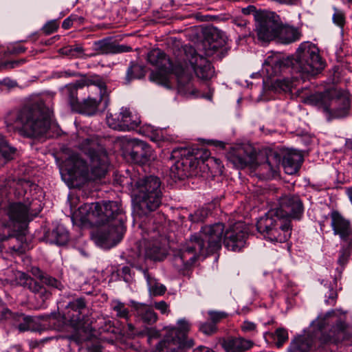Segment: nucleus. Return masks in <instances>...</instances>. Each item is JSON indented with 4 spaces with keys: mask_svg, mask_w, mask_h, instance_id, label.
I'll return each mask as SVG.
<instances>
[{
    "mask_svg": "<svg viewBox=\"0 0 352 352\" xmlns=\"http://www.w3.org/2000/svg\"><path fill=\"white\" fill-rule=\"evenodd\" d=\"M82 218L94 219L98 225H105L96 234V243L103 247H112L122 239L126 231V217L122 205L118 201H107L102 203L85 204L79 208Z\"/></svg>",
    "mask_w": 352,
    "mask_h": 352,
    "instance_id": "obj_1",
    "label": "nucleus"
},
{
    "mask_svg": "<svg viewBox=\"0 0 352 352\" xmlns=\"http://www.w3.org/2000/svg\"><path fill=\"white\" fill-rule=\"evenodd\" d=\"M79 148L89 157L90 170L78 153H72L63 162L60 168L62 177L67 176V179L72 183L78 179L96 180L104 177L108 170L109 160L106 150L98 138L91 137L83 140Z\"/></svg>",
    "mask_w": 352,
    "mask_h": 352,
    "instance_id": "obj_2",
    "label": "nucleus"
},
{
    "mask_svg": "<svg viewBox=\"0 0 352 352\" xmlns=\"http://www.w3.org/2000/svg\"><path fill=\"white\" fill-rule=\"evenodd\" d=\"M224 233V225L221 223L202 227L199 233L191 235L186 243L175 253L173 258L175 268L185 274L200 256H206L217 252L221 248Z\"/></svg>",
    "mask_w": 352,
    "mask_h": 352,
    "instance_id": "obj_3",
    "label": "nucleus"
},
{
    "mask_svg": "<svg viewBox=\"0 0 352 352\" xmlns=\"http://www.w3.org/2000/svg\"><path fill=\"white\" fill-rule=\"evenodd\" d=\"M289 67L296 73L315 76L324 68L325 63L314 44L304 42L299 45L294 56L285 58L279 54L268 56L263 64V72H265L268 77H272Z\"/></svg>",
    "mask_w": 352,
    "mask_h": 352,
    "instance_id": "obj_4",
    "label": "nucleus"
},
{
    "mask_svg": "<svg viewBox=\"0 0 352 352\" xmlns=\"http://www.w3.org/2000/svg\"><path fill=\"white\" fill-rule=\"evenodd\" d=\"M52 115V111L45 105L43 100L36 97L19 111L15 122L24 136L39 138L50 129Z\"/></svg>",
    "mask_w": 352,
    "mask_h": 352,
    "instance_id": "obj_5",
    "label": "nucleus"
},
{
    "mask_svg": "<svg viewBox=\"0 0 352 352\" xmlns=\"http://www.w3.org/2000/svg\"><path fill=\"white\" fill-rule=\"evenodd\" d=\"M147 61L160 70V72L151 73V80L160 84L166 85V79L161 72L173 74L177 78V89L180 94L198 96V91L193 87L191 83L192 74L186 65L173 64L166 54L160 49L151 50L147 54Z\"/></svg>",
    "mask_w": 352,
    "mask_h": 352,
    "instance_id": "obj_6",
    "label": "nucleus"
},
{
    "mask_svg": "<svg viewBox=\"0 0 352 352\" xmlns=\"http://www.w3.org/2000/svg\"><path fill=\"white\" fill-rule=\"evenodd\" d=\"M172 158L176 160L170 168V175L174 179L182 180L185 177L196 175L200 162L208 161L209 164L216 165L221 172L223 166L220 159L210 157L208 150L199 148H177L172 151Z\"/></svg>",
    "mask_w": 352,
    "mask_h": 352,
    "instance_id": "obj_7",
    "label": "nucleus"
},
{
    "mask_svg": "<svg viewBox=\"0 0 352 352\" xmlns=\"http://www.w3.org/2000/svg\"><path fill=\"white\" fill-rule=\"evenodd\" d=\"M135 208L139 216H147L162 204V181L153 175H144L131 182Z\"/></svg>",
    "mask_w": 352,
    "mask_h": 352,
    "instance_id": "obj_8",
    "label": "nucleus"
},
{
    "mask_svg": "<svg viewBox=\"0 0 352 352\" xmlns=\"http://www.w3.org/2000/svg\"><path fill=\"white\" fill-rule=\"evenodd\" d=\"M335 311H328L324 316H318L311 324L312 337L322 342H333L336 344L344 342L346 345H352V327L348 326L346 322L336 318L329 332L327 333L330 318L334 317Z\"/></svg>",
    "mask_w": 352,
    "mask_h": 352,
    "instance_id": "obj_9",
    "label": "nucleus"
},
{
    "mask_svg": "<svg viewBox=\"0 0 352 352\" xmlns=\"http://www.w3.org/2000/svg\"><path fill=\"white\" fill-rule=\"evenodd\" d=\"M309 103L322 107L329 121L340 119L349 114L351 99L349 94L340 89H331L316 93L307 98Z\"/></svg>",
    "mask_w": 352,
    "mask_h": 352,
    "instance_id": "obj_10",
    "label": "nucleus"
},
{
    "mask_svg": "<svg viewBox=\"0 0 352 352\" xmlns=\"http://www.w3.org/2000/svg\"><path fill=\"white\" fill-rule=\"evenodd\" d=\"M256 229L265 239L279 243L286 241L292 234L291 221L281 218L273 208L258 220Z\"/></svg>",
    "mask_w": 352,
    "mask_h": 352,
    "instance_id": "obj_11",
    "label": "nucleus"
},
{
    "mask_svg": "<svg viewBox=\"0 0 352 352\" xmlns=\"http://www.w3.org/2000/svg\"><path fill=\"white\" fill-rule=\"evenodd\" d=\"M280 24L281 19L274 12L264 10L263 12L257 14L255 30L258 38L264 42L275 39Z\"/></svg>",
    "mask_w": 352,
    "mask_h": 352,
    "instance_id": "obj_12",
    "label": "nucleus"
},
{
    "mask_svg": "<svg viewBox=\"0 0 352 352\" xmlns=\"http://www.w3.org/2000/svg\"><path fill=\"white\" fill-rule=\"evenodd\" d=\"M32 201H30L28 197H27L25 203H10L6 210L9 221L4 226L12 227L14 231H21L23 226L31 220L30 212L32 210Z\"/></svg>",
    "mask_w": 352,
    "mask_h": 352,
    "instance_id": "obj_13",
    "label": "nucleus"
},
{
    "mask_svg": "<svg viewBox=\"0 0 352 352\" xmlns=\"http://www.w3.org/2000/svg\"><path fill=\"white\" fill-rule=\"evenodd\" d=\"M5 275L6 277L4 280L7 283H17L27 287L33 293L38 294L43 301L50 296V293L43 286L25 272L7 269Z\"/></svg>",
    "mask_w": 352,
    "mask_h": 352,
    "instance_id": "obj_14",
    "label": "nucleus"
},
{
    "mask_svg": "<svg viewBox=\"0 0 352 352\" xmlns=\"http://www.w3.org/2000/svg\"><path fill=\"white\" fill-rule=\"evenodd\" d=\"M273 209L278 211V214L285 219H294L299 220L304 212L302 202L296 195H285L278 199V206Z\"/></svg>",
    "mask_w": 352,
    "mask_h": 352,
    "instance_id": "obj_15",
    "label": "nucleus"
},
{
    "mask_svg": "<svg viewBox=\"0 0 352 352\" xmlns=\"http://www.w3.org/2000/svg\"><path fill=\"white\" fill-rule=\"evenodd\" d=\"M247 238L245 225L238 222L225 231L223 242L228 250L240 252L245 247Z\"/></svg>",
    "mask_w": 352,
    "mask_h": 352,
    "instance_id": "obj_16",
    "label": "nucleus"
},
{
    "mask_svg": "<svg viewBox=\"0 0 352 352\" xmlns=\"http://www.w3.org/2000/svg\"><path fill=\"white\" fill-rule=\"evenodd\" d=\"M153 151L145 142L133 138L127 140L125 155L138 164H144L150 161Z\"/></svg>",
    "mask_w": 352,
    "mask_h": 352,
    "instance_id": "obj_17",
    "label": "nucleus"
},
{
    "mask_svg": "<svg viewBox=\"0 0 352 352\" xmlns=\"http://www.w3.org/2000/svg\"><path fill=\"white\" fill-rule=\"evenodd\" d=\"M168 331L165 336H170L173 341L177 342L180 346L190 349L195 345V340L188 337L191 329V323L185 318L177 321L176 326L167 327Z\"/></svg>",
    "mask_w": 352,
    "mask_h": 352,
    "instance_id": "obj_18",
    "label": "nucleus"
},
{
    "mask_svg": "<svg viewBox=\"0 0 352 352\" xmlns=\"http://www.w3.org/2000/svg\"><path fill=\"white\" fill-rule=\"evenodd\" d=\"M1 319L8 321L19 332L36 331L38 330L36 320L23 314L13 313L8 309H4L1 314Z\"/></svg>",
    "mask_w": 352,
    "mask_h": 352,
    "instance_id": "obj_19",
    "label": "nucleus"
},
{
    "mask_svg": "<svg viewBox=\"0 0 352 352\" xmlns=\"http://www.w3.org/2000/svg\"><path fill=\"white\" fill-rule=\"evenodd\" d=\"M105 87L104 83L100 84L98 86L100 96L98 98L88 97L82 102H80L74 111L89 116H94L99 111H103L108 106L107 100L102 96L105 92Z\"/></svg>",
    "mask_w": 352,
    "mask_h": 352,
    "instance_id": "obj_20",
    "label": "nucleus"
},
{
    "mask_svg": "<svg viewBox=\"0 0 352 352\" xmlns=\"http://www.w3.org/2000/svg\"><path fill=\"white\" fill-rule=\"evenodd\" d=\"M86 306L87 302L85 298H76L67 305V311L65 314V319L74 328L80 329L84 327L85 316L82 313L86 309Z\"/></svg>",
    "mask_w": 352,
    "mask_h": 352,
    "instance_id": "obj_21",
    "label": "nucleus"
},
{
    "mask_svg": "<svg viewBox=\"0 0 352 352\" xmlns=\"http://www.w3.org/2000/svg\"><path fill=\"white\" fill-rule=\"evenodd\" d=\"M331 226L335 235H338L343 241L349 243L352 248V228L350 221L342 216L338 211L331 213Z\"/></svg>",
    "mask_w": 352,
    "mask_h": 352,
    "instance_id": "obj_22",
    "label": "nucleus"
},
{
    "mask_svg": "<svg viewBox=\"0 0 352 352\" xmlns=\"http://www.w3.org/2000/svg\"><path fill=\"white\" fill-rule=\"evenodd\" d=\"M228 160L237 168L243 169L254 164L256 156L250 147L238 146L232 148L227 155Z\"/></svg>",
    "mask_w": 352,
    "mask_h": 352,
    "instance_id": "obj_23",
    "label": "nucleus"
},
{
    "mask_svg": "<svg viewBox=\"0 0 352 352\" xmlns=\"http://www.w3.org/2000/svg\"><path fill=\"white\" fill-rule=\"evenodd\" d=\"M189 63L198 78L208 80L214 76V67L211 63L203 56L195 54L192 56Z\"/></svg>",
    "mask_w": 352,
    "mask_h": 352,
    "instance_id": "obj_24",
    "label": "nucleus"
},
{
    "mask_svg": "<svg viewBox=\"0 0 352 352\" xmlns=\"http://www.w3.org/2000/svg\"><path fill=\"white\" fill-rule=\"evenodd\" d=\"M93 49L98 54H119L132 50L130 46L120 45L111 38L95 41L93 44Z\"/></svg>",
    "mask_w": 352,
    "mask_h": 352,
    "instance_id": "obj_25",
    "label": "nucleus"
},
{
    "mask_svg": "<svg viewBox=\"0 0 352 352\" xmlns=\"http://www.w3.org/2000/svg\"><path fill=\"white\" fill-rule=\"evenodd\" d=\"M207 34L208 36L203 43L204 49L206 56H212L224 46V41L218 37L219 34L217 29L208 30Z\"/></svg>",
    "mask_w": 352,
    "mask_h": 352,
    "instance_id": "obj_26",
    "label": "nucleus"
},
{
    "mask_svg": "<svg viewBox=\"0 0 352 352\" xmlns=\"http://www.w3.org/2000/svg\"><path fill=\"white\" fill-rule=\"evenodd\" d=\"M137 319L148 325L153 324L157 320V315L154 310L146 305L131 302Z\"/></svg>",
    "mask_w": 352,
    "mask_h": 352,
    "instance_id": "obj_27",
    "label": "nucleus"
},
{
    "mask_svg": "<svg viewBox=\"0 0 352 352\" xmlns=\"http://www.w3.org/2000/svg\"><path fill=\"white\" fill-rule=\"evenodd\" d=\"M302 162V155L296 151L286 152L282 160V165L285 172L288 175L297 173Z\"/></svg>",
    "mask_w": 352,
    "mask_h": 352,
    "instance_id": "obj_28",
    "label": "nucleus"
},
{
    "mask_svg": "<svg viewBox=\"0 0 352 352\" xmlns=\"http://www.w3.org/2000/svg\"><path fill=\"white\" fill-rule=\"evenodd\" d=\"M254 345L252 341L241 337L229 338L223 340L222 346L226 352H245Z\"/></svg>",
    "mask_w": 352,
    "mask_h": 352,
    "instance_id": "obj_29",
    "label": "nucleus"
},
{
    "mask_svg": "<svg viewBox=\"0 0 352 352\" xmlns=\"http://www.w3.org/2000/svg\"><path fill=\"white\" fill-rule=\"evenodd\" d=\"M300 33L297 28L284 25L281 21L280 27L278 30L276 38L280 43L289 44L300 39Z\"/></svg>",
    "mask_w": 352,
    "mask_h": 352,
    "instance_id": "obj_30",
    "label": "nucleus"
},
{
    "mask_svg": "<svg viewBox=\"0 0 352 352\" xmlns=\"http://www.w3.org/2000/svg\"><path fill=\"white\" fill-rule=\"evenodd\" d=\"M166 256V251L158 241H147L145 243V256L147 258L162 261Z\"/></svg>",
    "mask_w": 352,
    "mask_h": 352,
    "instance_id": "obj_31",
    "label": "nucleus"
},
{
    "mask_svg": "<svg viewBox=\"0 0 352 352\" xmlns=\"http://www.w3.org/2000/svg\"><path fill=\"white\" fill-rule=\"evenodd\" d=\"M123 114L122 131L134 130L140 125L141 120L138 113L124 108Z\"/></svg>",
    "mask_w": 352,
    "mask_h": 352,
    "instance_id": "obj_32",
    "label": "nucleus"
},
{
    "mask_svg": "<svg viewBox=\"0 0 352 352\" xmlns=\"http://www.w3.org/2000/svg\"><path fill=\"white\" fill-rule=\"evenodd\" d=\"M80 84H69L61 89L62 95L67 100L72 111H75L80 103L78 98V89Z\"/></svg>",
    "mask_w": 352,
    "mask_h": 352,
    "instance_id": "obj_33",
    "label": "nucleus"
},
{
    "mask_svg": "<svg viewBox=\"0 0 352 352\" xmlns=\"http://www.w3.org/2000/svg\"><path fill=\"white\" fill-rule=\"evenodd\" d=\"M69 240V233L65 228L61 225L57 226L49 234L48 241L50 243L63 245Z\"/></svg>",
    "mask_w": 352,
    "mask_h": 352,
    "instance_id": "obj_34",
    "label": "nucleus"
},
{
    "mask_svg": "<svg viewBox=\"0 0 352 352\" xmlns=\"http://www.w3.org/2000/svg\"><path fill=\"white\" fill-rule=\"evenodd\" d=\"M184 349L185 348L173 341L170 336H164L156 345V352H184Z\"/></svg>",
    "mask_w": 352,
    "mask_h": 352,
    "instance_id": "obj_35",
    "label": "nucleus"
},
{
    "mask_svg": "<svg viewBox=\"0 0 352 352\" xmlns=\"http://www.w3.org/2000/svg\"><path fill=\"white\" fill-rule=\"evenodd\" d=\"M145 73L144 66L134 62H131L126 70L125 83L129 84L133 80L143 78L145 76Z\"/></svg>",
    "mask_w": 352,
    "mask_h": 352,
    "instance_id": "obj_36",
    "label": "nucleus"
},
{
    "mask_svg": "<svg viewBox=\"0 0 352 352\" xmlns=\"http://www.w3.org/2000/svg\"><path fill=\"white\" fill-rule=\"evenodd\" d=\"M281 162V156L276 151H270L267 155L266 162L262 165L263 168L268 170L272 175L278 172Z\"/></svg>",
    "mask_w": 352,
    "mask_h": 352,
    "instance_id": "obj_37",
    "label": "nucleus"
},
{
    "mask_svg": "<svg viewBox=\"0 0 352 352\" xmlns=\"http://www.w3.org/2000/svg\"><path fill=\"white\" fill-rule=\"evenodd\" d=\"M142 272L147 281L150 292L155 296L164 294L166 292L165 286L161 283H157L155 280L150 276L147 270H143Z\"/></svg>",
    "mask_w": 352,
    "mask_h": 352,
    "instance_id": "obj_38",
    "label": "nucleus"
},
{
    "mask_svg": "<svg viewBox=\"0 0 352 352\" xmlns=\"http://www.w3.org/2000/svg\"><path fill=\"white\" fill-rule=\"evenodd\" d=\"M311 344L305 338L300 337L292 341L288 348V352H309Z\"/></svg>",
    "mask_w": 352,
    "mask_h": 352,
    "instance_id": "obj_39",
    "label": "nucleus"
},
{
    "mask_svg": "<svg viewBox=\"0 0 352 352\" xmlns=\"http://www.w3.org/2000/svg\"><path fill=\"white\" fill-rule=\"evenodd\" d=\"M111 308L116 313V317L129 320L131 314L125 304L119 300H113L111 302Z\"/></svg>",
    "mask_w": 352,
    "mask_h": 352,
    "instance_id": "obj_40",
    "label": "nucleus"
},
{
    "mask_svg": "<svg viewBox=\"0 0 352 352\" xmlns=\"http://www.w3.org/2000/svg\"><path fill=\"white\" fill-rule=\"evenodd\" d=\"M124 108L122 107L118 113H109L107 116L106 120L107 125L114 129L122 131V118Z\"/></svg>",
    "mask_w": 352,
    "mask_h": 352,
    "instance_id": "obj_41",
    "label": "nucleus"
},
{
    "mask_svg": "<svg viewBox=\"0 0 352 352\" xmlns=\"http://www.w3.org/2000/svg\"><path fill=\"white\" fill-rule=\"evenodd\" d=\"M61 50L63 54L73 58H81L84 55V49L79 45H69Z\"/></svg>",
    "mask_w": 352,
    "mask_h": 352,
    "instance_id": "obj_42",
    "label": "nucleus"
},
{
    "mask_svg": "<svg viewBox=\"0 0 352 352\" xmlns=\"http://www.w3.org/2000/svg\"><path fill=\"white\" fill-rule=\"evenodd\" d=\"M272 338L275 341L276 346L278 348H280L288 340L287 331L284 328H278L272 333Z\"/></svg>",
    "mask_w": 352,
    "mask_h": 352,
    "instance_id": "obj_43",
    "label": "nucleus"
},
{
    "mask_svg": "<svg viewBox=\"0 0 352 352\" xmlns=\"http://www.w3.org/2000/svg\"><path fill=\"white\" fill-rule=\"evenodd\" d=\"M210 213V210L205 208L196 210L193 213L189 214V219L193 223L203 222Z\"/></svg>",
    "mask_w": 352,
    "mask_h": 352,
    "instance_id": "obj_44",
    "label": "nucleus"
},
{
    "mask_svg": "<svg viewBox=\"0 0 352 352\" xmlns=\"http://www.w3.org/2000/svg\"><path fill=\"white\" fill-rule=\"evenodd\" d=\"M41 281L47 286L58 290H62L63 288V285L60 280L47 274L45 276H41Z\"/></svg>",
    "mask_w": 352,
    "mask_h": 352,
    "instance_id": "obj_45",
    "label": "nucleus"
},
{
    "mask_svg": "<svg viewBox=\"0 0 352 352\" xmlns=\"http://www.w3.org/2000/svg\"><path fill=\"white\" fill-rule=\"evenodd\" d=\"M199 330L206 336H211L217 331V327L214 322L207 321L199 324Z\"/></svg>",
    "mask_w": 352,
    "mask_h": 352,
    "instance_id": "obj_46",
    "label": "nucleus"
},
{
    "mask_svg": "<svg viewBox=\"0 0 352 352\" xmlns=\"http://www.w3.org/2000/svg\"><path fill=\"white\" fill-rule=\"evenodd\" d=\"M208 314L210 317V321L214 322L216 325L218 322L226 318L228 316L226 312L220 311H209Z\"/></svg>",
    "mask_w": 352,
    "mask_h": 352,
    "instance_id": "obj_47",
    "label": "nucleus"
},
{
    "mask_svg": "<svg viewBox=\"0 0 352 352\" xmlns=\"http://www.w3.org/2000/svg\"><path fill=\"white\" fill-rule=\"evenodd\" d=\"M335 13L333 14V22L341 28H343L345 25V16L344 13L334 8Z\"/></svg>",
    "mask_w": 352,
    "mask_h": 352,
    "instance_id": "obj_48",
    "label": "nucleus"
},
{
    "mask_svg": "<svg viewBox=\"0 0 352 352\" xmlns=\"http://www.w3.org/2000/svg\"><path fill=\"white\" fill-rule=\"evenodd\" d=\"M58 20L54 19L46 23L43 27L42 30L45 34L49 35L55 32L58 28Z\"/></svg>",
    "mask_w": 352,
    "mask_h": 352,
    "instance_id": "obj_49",
    "label": "nucleus"
},
{
    "mask_svg": "<svg viewBox=\"0 0 352 352\" xmlns=\"http://www.w3.org/2000/svg\"><path fill=\"white\" fill-rule=\"evenodd\" d=\"M324 302L327 305L333 306L336 302L338 298L337 291L333 287L329 288V291L324 294Z\"/></svg>",
    "mask_w": 352,
    "mask_h": 352,
    "instance_id": "obj_50",
    "label": "nucleus"
},
{
    "mask_svg": "<svg viewBox=\"0 0 352 352\" xmlns=\"http://www.w3.org/2000/svg\"><path fill=\"white\" fill-rule=\"evenodd\" d=\"M26 50V48L23 46H22L19 43H15L12 45H10L8 47L6 54L14 55V54H20L23 52H25Z\"/></svg>",
    "mask_w": 352,
    "mask_h": 352,
    "instance_id": "obj_51",
    "label": "nucleus"
},
{
    "mask_svg": "<svg viewBox=\"0 0 352 352\" xmlns=\"http://www.w3.org/2000/svg\"><path fill=\"white\" fill-rule=\"evenodd\" d=\"M145 334L148 337V341L149 342H151L152 339H157L160 337V332L159 330L155 329V328H146L144 331V332H142L140 333Z\"/></svg>",
    "mask_w": 352,
    "mask_h": 352,
    "instance_id": "obj_52",
    "label": "nucleus"
},
{
    "mask_svg": "<svg viewBox=\"0 0 352 352\" xmlns=\"http://www.w3.org/2000/svg\"><path fill=\"white\" fill-rule=\"evenodd\" d=\"M25 60L23 59L17 60H11V61H6L1 64H0V69H12L23 63Z\"/></svg>",
    "mask_w": 352,
    "mask_h": 352,
    "instance_id": "obj_53",
    "label": "nucleus"
},
{
    "mask_svg": "<svg viewBox=\"0 0 352 352\" xmlns=\"http://www.w3.org/2000/svg\"><path fill=\"white\" fill-rule=\"evenodd\" d=\"M264 12V10H257L254 6H252V5L248 6V7L244 8L242 9V12L244 14H253L254 19L255 21L256 20V15H257V14L261 13V12Z\"/></svg>",
    "mask_w": 352,
    "mask_h": 352,
    "instance_id": "obj_54",
    "label": "nucleus"
},
{
    "mask_svg": "<svg viewBox=\"0 0 352 352\" xmlns=\"http://www.w3.org/2000/svg\"><path fill=\"white\" fill-rule=\"evenodd\" d=\"M241 329L245 333L254 332L256 331V324L252 322L245 320L241 324Z\"/></svg>",
    "mask_w": 352,
    "mask_h": 352,
    "instance_id": "obj_55",
    "label": "nucleus"
},
{
    "mask_svg": "<svg viewBox=\"0 0 352 352\" xmlns=\"http://www.w3.org/2000/svg\"><path fill=\"white\" fill-rule=\"evenodd\" d=\"M349 256H350L349 252L346 249H342V250H340L338 263L340 265H344L348 262Z\"/></svg>",
    "mask_w": 352,
    "mask_h": 352,
    "instance_id": "obj_56",
    "label": "nucleus"
},
{
    "mask_svg": "<svg viewBox=\"0 0 352 352\" xmlns=\"http://www.w3.org/2000/svg\"><path fill=\"white\" fill-rule=\"evenodd\" d=\"M20 185L24 189L25 195H27L28 193V188L30 189V192H31L32 190H36L38 188V186L36 184L27 180L21 182Z\"/></svg>",
    "mask_w": 352,
    "mask_h": 352,
    "instance_id": "obj_57",
    "label": "nucleus"
},
{
    "mask_svg": "<svg viewBox=\"0 0 352 352\" xmlns=\"http://www.w3.org/2000/svg\"><path fill=\"white\" fill-rule=\"evenodd\" d=\"M154 307L163 314L167 312L168 307L167 303L164 300L155 302Z\"/></svg>",
    "mask_w": 352,
    "mask_h": 352,
    "instance_id": "obj_58",
    "label": "nucleus"
},
{
    "mask_svg": "<svg viewBox=\"0 0 352 352\" xmlns=\"http://www.w3.org/2000/svg\"><path fill=\"white\" fill-rule=\"evenodd\" d=\"M72 17V21L74 24L76 23L77 25H82L85 22V18L81 16H78L77 14H72L70 15Z\"/></svg>",
    "mask_w": 352,
    "mask_h": 352,
    "instance_id": "obj_59",
    "label": "nucleus"
},
{
    "mask_svg": "<svg viewBox=\"0 0 352 352\" xmlns=\"http://www.w3.org/2000/svg\"><path fill=\"white\" fill-rule=\"evenodd\" d=\"M73 24L74 22L72 21V17L69 16L63 21L62 28L65 30H68L73 25Z\"/></svg>",
    "mask_w": 352,
    "mask_h": 352,
    "instance_id": "obj_60",
    "label": "nucleus"
},
{
    "mask_svg": "<svg viewBox=\"0 0 352 352\" xmlns=\"http://www.w3.org/2000/svg\"><path fill=\"white\" fill-rule=\"evenodd\" d=\"M234 23L241 28L245 27L247 25V20L242 18H235L233 20Z\"/></svg>",
    "mask_w": 352,
    "mask_h": 352,
    "instance_id": "obj_61",
    "label": "nucleus"
},
{
    "mask_svg": "<svg viewBox=\"0 0 352 352\" xmlns=\"http://www.w3.org/2000/svg\"><path fill=\"white\" fill-rule=\"evenodd\" d=\"M139 228H141L142 230H144V232H147V233H149V232L152 230L154 232H155L156 231V229H157V227H155V228H150L146 223H144L143 222H141L140 224H139Z\"/></svg>",
    "mask_w": 352,
    "mask_h": 352,
    "instance_id": "obj_62",
    "label": "nucleus"
},
{
    "mask_svg": "<svg viewBox=\"0 0 352 352\" xmlns=\"http://www.w3.org/2000/svg\"><path fill=\"white\" fill-rule=\"evenodd\" d=\"M192 352H214V351L207 346H199L197 348H195Z\"/></svg>",
    "mask_w": 352,
    "mask_h": 352,
    "instance_id": "obj_63",
    "label": "nucleus"
},
{
    "mask_svg": "<svg viewBox=\"0 0 352 352\" xmlns=\"http://www.w3.org/2000/svg\"><path fill=\"white\" fill-rule=\"evenodd\" d=\"M32 274L37 276L41 280V276H45L46 274L43 273L41 270L38 267L32 268Z\"/></svg>",
    "mask_w": 352,
    "mask_h": 352,
    "instance_id": "obj_64",
    "label": "nucleus"
}]
</instances>
